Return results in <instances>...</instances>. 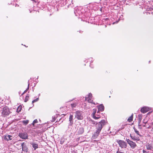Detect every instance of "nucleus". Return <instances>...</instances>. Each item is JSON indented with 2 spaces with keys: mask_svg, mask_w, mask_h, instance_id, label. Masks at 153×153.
I'll return each instance as SVG.
<instances>
[{
  "mask_svg": "<svg viewBox=\"0 0 153 153\" xmlns=\"http://www.w3.org/2000/svg\"><path fill=\"white\" fill-rule=\"evenodd\" d=\"M139 120H142V114H139L138 115Z\"/></svg>",
  "mask_w": 153,
  "mask_h": 153,
  "instance_id": "obj_22",
  "label": "nucleus"
},
{
  "mask_svg": "<svg viewBox=\"0 0 153 153\" xmlns=\"http://www.w3.org/2000/svg\"><path fill=\"white\" fill-rule=\"evenodd\" d=\"M8 139L9 140H12L11 137H12V136H11L10 135H8Z\"/></svg>",
  "mask_w": 153,
  "mask_h": 153,
  "instance_id": "obj_28",
  "label": "nucleus"
},
{
  "mask_svg": "<svg viewBox=\"0 0 153 153\" xmlns=\"http://www.w3.org/2000/svg\"><path fill=\"white\" fill-rule=\"evenodd\" d=\"M55 121V120H53V121Z\"/></svg>",
  "mask_w": 153,
  "mask_h": 153,
  "instance_id": "obj_38",
  "label": "nucleus"
},
{
  "mask_svg": "<svg viewBox=\"0 0 153 153\" xmlns=\"http://www.w3.org/2000/svg\"><path fill=\"white\" fill-rule=\"evenodd\" d=\"M133 114H132V115L130 116L128 119V121L129 122H131L132 121L133 118Z\"/></svg>",
  "mask_w": 153,
  "mask_h": 153,
  "instance_id": "obj_16",
  "label": "nucleus"
},
{
  "mask_svg": "<svg viewBox=\"0 0 153 153\" xmlns=\"http://www.w3.org/2000/svg\"><path fill=\"white\" fill-rule=\"evenodd\" d=\"M29 122V121L28 120H24L23 121L22 123L25 124V125L27 124Z\"/></svg>",
  "mask_w": 153,
  "mask_h": 153,
  "instance_id": "obj_21",
  "label": "nucleus"
},
{
  "mask_svg": "<svg viewBox=\"0 0 153 153\" xmlns=\"http://www.w3.org/2000/svg\"><path fill=\"white\" fill-rule=\"evenodd\" d=\"M22 106L21 105L19 106L17 108V111L18 112H20L22 109Z\"/></svg>",
  "mask_w": 153,
  "mask_h": 153,
  "instance_id": "obj_18",
  "label": "nucleus"
},
{
  "mask_svg": "<svg viewBox=\"0 0 153 153\" xmlns=\"http://www.w3.org/2000/svg\"><path fill=\"white\" fill-rule=\"evenodd\" d=\"M73 113H72V114ZM69 121L70 123L69 124V127L70 126H72L73 124V114H70L69 118Z\"/></svg>",
  "mask_w": 153,
  "mask_h": 153,
  "instance_id": "obj_10",
  "label": "nucleus"
},
{
  "mask_svg": "<svg viewBox=\"0 0 153 153\" xmlns=\"http://www.w3.org/2000/svg\"><path fill=\"white\" fill-rule=\"evenodd\" d=\"M105 121L104 120H102L100 122L97 123L96 125L97 130L94 133L92 137L96 138L99 135L100 133L102 128V126L105 124Z\"/></svg>",
  "mask_w": 153,
  "mask_h": 153,
  "instance_id": "obj_1",
  "label": "nucleus"
},
{
  "mask_svg": "<svg viewBox=\"0 0 153 153\" xmlns=\"http://www.w3.org/2000/svg\"><path fill=\"white\" fill-rule=\"evenodd\" d=\"M75 117L78 120H82L83 118V113L80 111H76L74 113Z\"/></svg>",
  "mask_w": 153,
  "mask_h": 153,
  "instance_id": "obj_2",
  "label": "nucleus"
},
{
  "mask_svg": "<svg viewBox=\"0 0 153 153\" xmlns=\"http://www.w3.org/2000/svg\"><path fill=\"white\" fill-rule=\"evenodd\" d=\"M29 85H30V83H29V82L28 83V87H27V89H26V90H27V91L29 89Z\"/></svg>",
  "mask_w": 153,
  "mask_h": 153,
  "instance_id": "obj_30",
  "label": "nucleus"
},
{
  "mask_svg": "<svg viewBox=\"0 0 153 153\" xmlns=\"http://www.w3.org/2000/svg\"><path fill=\"white\" fill-rule=\"evenodd\" d=\"M133 129L134 130L135 132L136 133V134L137 135H138L139 136H141V135L140 134L139 131H137V129L136 128H135L134 127L133 128Z\"/></svg>",
  "mask_w": 153,
  "mask_h": 153,
  "instance_id": "obj_17",
  "label": "nucleus"
},
{
  "mask_svg": "<svg viewBox=\"0 0 153 153\" xmlns=\"http://www.w3.org/2000/svg\"><path fill=\"white\" fill-rule=\"evenodd\" d=\"M93 117L95 119H98L100 118V117H96L94 115H93Z\"/></svg>",
  "mask_w": 153,
  "mask_h": 153,
  "instance_id": "obj_25",
  "label": "nucleus"
},
{
  "mask_svg": "<svg viewBox=\"0 0 153 153\" xmlns=\"http://www.w3.org/2000/svg\"><path fill=\"white\" fill-rule=\"evenodd\" d=\"M29 85H30V83H29V82L28 83V87H27V89H26V90H27V91L29 89Z\"/></svg>",
  "mask_w": 153,
  "mask_h": 153,
  "instance_id": "obj_29",
  "label": "nucleus"
},
{
  "mask_svg": "<svg viewBox=\"0 0 153 153\" xmlns=\"http://www.w3.org/2000/svg\"><path fill=\"white\" fill-rule=\"evenodd\" d=\"M29 95L28 94L26 96L25 98V100L24 101L25 102H27L28 101V100H29Z\"/></svg>",
  "mask_w": 153,
  "mask_h": 153,
  "instance_id": "obj_20",
  "label": "nucleus"
},
{
  "mask_svg": "<svg viewBox=\"0 0 153 153\" xmlns=\"http://www.w3.org/2000/svg\"><path fill=\"white\" fill-rule=\"evenodd\" d=\"M147 149L151 150L152 149V147L151 144H148L146 145Z\"/></svg>",
  "mask_w": 153,
  "mask_h": 153,
  "instance_id": "obj_14",
  "label": "nucleus"
},
{
  "mask_svg": "<svg viewBox=\"0 0 153 153\" xmlns=\"http://www.w3.org/2000/svg\"><path fill=\"white\" fill-rule=\"evenodd\" d=\"M91 123H93L94 124H95V122L93 120H91Z\"/></svg>",
  "mask_w": 153,
  "mask_h": 153,
  "instance_id": "obj_31",
  "label": "nucleus"
},
{
  "mask_svg": "<svg viewBox=\"0 0 153 153\" xmlns=\"http://www.w3.org/2000/svg\"><path fill=\"white\" fill-rule=\"evenodd\" d=\"M95 113H96V111H95V112H94V114H93V115H94V114H95Z\"/></svg>",
  "mask_w": 153,
  "mask_h": 153,
  "instance_id": "obj_35",
  "label": "nucleus"
},
{
  "mask_svg": "<svg viewBox=\"0 0 153 153\" xmlns=\"http://www.w3.org/2000/svg\"><path fill=\"white\" fill-rule=\"evenodd\" d=\"M126 141L132 149H134L136 146V144L133 141L130 140L128 139H127Z\"/></svg>",
  "mask_w": 153,
  "mask_h": 153,
  "instance_id": "obj_6",
  "label": "nucleus"
},
{
  "mask_svg": "<svg viewBox=\"0 0 153 153\" xmlns=\"http://www.w3.org/2000/svg\"><path fill=\"white\" fill-rule=\"evenodd\" d=\"M147 122V121L145 119L143 120V123L145 124H146Z\"/></svg>",
  "mask_w": 153,
  "mask_h": 153,
  "instance_id": "obj_27",
  "label": "nucleus"
},
{
  "mask_svg": "<svg viewBox=\"0 0 153 153\" xmlns=\"http://www.w3.org/2000/svg\"><path fill=\"white\" fill-rule=\"evenodd\" d=\"M37 122H38L37 120V119H36L33 121V122L32 123V125L33 126H34L35 123H37Z\"/></svg>",
  "mask_w": 153,
  "mask_h": 153,
  "instance_id": "obj_23",
  "label": "nucleus"
},
{
  "mask_svg": "<svg viewBox=\"0 0 153 153\" xmlns=\"http://www.w3.org/2000/svg\"><path fill=\"white\" fill-rule=\"evenodd\" d=\"M21 146L22 148V151L27 152L28 149L27 147L26 146L25 143H22Z\"/></svg>",
  "mask_w": 153,
  "mask_h": 153,
  "instance_id": "obj_8",
  "label": "nucleus"
},
{
  "mask_svg": "<svg viewBox=\"0 0 153 153\" xmlns=\"http://www.w3.org/2000/svg\"><path fill=\"white\" fill-rule=\"evenodd\" d=\"M150 110L149 108L148 107H144L140 109L141 112L143 113H145Z\"/></svg>",
  "mask_w": 153,
  "mask_h": 153,
  "instance_id": "obj_9",
  "label": "nucleus"
},
{
  "mask_svg": "<svg viewBox=\"0 0 153 153\" xmlns=\"http://www.w3.org/2000/svg\"><path fill=\"white\" fill-rule=\"evenodd\" d=\"M27 90H25L24 91V92L22 93V95H23V94H25V93L27 91Z\"/></svg>",
  "mask_w": 153,
  "mask_h": 153,
  "instance_id": "obj_33",
  "label": "nucleus"
},
{
  "mask_svg": "<svg viewBox=\"0 0 153 153\" xmlns=\"http://www.w3.org/2000/svg\"><path fill=\"white\" fill-rule=\"evenodd\" d=\"M117 142L119 145L120 146L121 148H126L127 147V144L123 140H117Z\"/></svg>",
  "mask_w": 153,
  "mask_h": 153,
  "instance_id": "obj_4",
  "label": "nucleus"
},
{
  "mask_svg": "<svg viewBox=\"0 0 153 153\" xmlns=\"http://www.w3.org/2000/svg\"><path fill=\"white\" fill-rule=\"evenodd\" d=\"M150 114V112H149L148 113V114Z\"/></svg>",
  "mask_w": 153,
  "mask_h": 153,
  "instance_id": "obj_36",
  "label": "nucleus"
},
{
  "mask_svg": "<svg viewBox=\"0 0 153 153\" xmlns=\"http://www.w3.org/2000/svg\"><path fill=\"white\" fill-rule=\"evenodd\" d=\"M98 111H103L104 110V107L102 105H101L98 106Z\"/></svg>",
  "mask_w": 153,
  "mask_h": 153,
  "instance_id": "obj_13",
  "label": "nucleus"
},
{
  "mask_svg": "<svg viewBox=\"0 0 153 153\" xmlns=\"http://www.w3.org/2000/svg\"><path fill=\"white\" fill-rule=\"evenodd\" d=\"M39 100V98H37L36 99H35L34 100H33L32 101V103H34V102H37V101Z\"/></svg>",
  "mask_w": 153,
  "mask_h": 153,
  "instance_id": "obj_24",
  "label": "nucleus"
},
{
  "mask_svg": "<svg viewBox=\"0 0 153 153\" xmlns=\"http://www.w3.org/2000/svg\"><path fill=\"white\" fill-rule=\"evenodd\" d=\"M77 105V103L76 102H75L74 103L71 104V105L72 108H73L76 107Z\"/></svg>",
  "mask_w": 153,
  "mask_h": 153,
  "instance_id": "obj_19",
  "label": "nucleus"
},
{
  "mask_svg": "<svg viewBox=\"0 0 153 153\" xmlns=\"http://www.w3.org/2000/svg\"><path fill=\"white\" fill-rule=\"evenodd\" d=\"M19 136L21 138L24 139H27L28 137L27 134L24 133H20L19 134Z\"/></svg>",
  "mask_w": 153,
  "mask_h": 153,
  "instance_id": "obj_7",
  "label": "nucleus"
},
{
  "mask_svg": "<svg viewBox=\"0 0 153 153\" xmlns=\"http://www.w3.org/2000/svg\"><path fill=\"white\" fill-rule=\"evenodd\" d=\"M30 144L32 145L34 150H36V149L38 148V145L37 144L33 142L30 143Z\"/></svg>",
  "mask_w": 153,
  "mask_h": 153,
  "instance_id": "obj_12",
  "label": "nucleus"
},
{
  "mask_svg": "<svg viewBox=\"0 0 153 153\" xmlns=\"http://www.w3.org/2000/svg\"><path fill=\"white\" fill-rule=\"evenodd\" d=\"M143 153H148V152L146 151L145 150H143Z\"/></svg>",
  "mask_w": 153,
  "mask_h": 153,
  "instance_id": "obj_32",
  "label": "nucleus"
},
{
  "mask_svg": "<svg viewBox=\"0 0 153 153\" xmlns=\"http://www.w3.org/2000/svg\"><path fill=\"white\" fill-rule=\"evenodd\" d=\"M1 116L3 117H5L8 115L10 113V111L7 107H4L3 108L2 110L1 111Z\"/></svg>",
  "mask_w": 153,
  "mask_h": 153,
  "instance_id": "obj_3",
  "label": "nucleus"
},
{
  "mask_svg": "<svg viewBox=\"0 0 153 153\" xmlns=\"http://www.w3.org/2000/svg\"><path fill=\"white\" fill-rule=\"evenodd\" d=\"M84 132V130L82 128H80L78 130V132L79 134H82Z\"/></svg>",
  "mask_w": 153,
  "mask_h": 153,
  "instance_id": "obj_15",
  "label": "nucleus"
},
{
  "mask_svg": "<svg viewBox=\"0 0 153 153\" xmlns=\"http://www.w3.org/2000/svg\"><path fill=\"white\" fill-rule=\"evenodd\" d=\"M107 153H109V152H108Z\"/></svg>",
  "mask_w": 153,
  "mask_h": 153,
  "instance_id": "obj_39",
  "label": "nucleus"
},
{
  "mask_svg": "<svg viewBox=\"0 0 153 153\" xmlns=\"http://www.w3.org/2000/svg\"><path fill=\"white\" fill-rule=\"evenodd\" d=\"M116 153H124L123 152L121 151V150H119V149H118V150L117 151Z\"/></svg>",
  "mask_w": 153,
  "mask_h": 153,
  "instance_id": "obj_26",
  "label": "nucleus"
},
{
  "mask_svg": "<svg viewBox=\"0 0 153 153\" xmlns=\"http://www.w3.org/2000/svg\"><path fill=\"white\" fill-rule=\"evenodd\" d=\"M150 114V112H149L148 113V114Z\"/></svg>",
  "mask_w": 153,
  "mask_h": 153,
  "instance_id": "obj_37",
  "label": "nucleus"
},
{
  "mask_svg": "<svg viewBox=\"0 0 153 153\" xmlns=\"http://www.w3.org/2000/svg\"><path fill=\"white\" fill-rule=\"evenodd\" d=\"M141 120H140H140H139V121H138L139 124H140V123L141 122Z\"/></svg>",
  "mask_w": 153,
  "mask_h": 153,
  "instance_id": "obj_34",
  "label": "nucleus"
},
{
  "mask_svg": "<svg viewBox=\"0 0 153 153\" xmlns=\"http://www.w3.org/2000/svg\"><path fill=\"white\" fill-rule=\"evenodd\" d=\"M92 94L91 93H89L88 95H86L85 97V100H87L89 103H92L95 104V103L93 102V100L92 99Z\"/></svg>",
  "mask_w": 153,
  "mask_h": 153,
  "instance_id": "obj_5",
  "label": "nucleus"
},
{
  "mask_svg": "<svg viewBox=\"0 0 153 153\" xmlns=\"http://www.w3.org/2000/svg\"><path fill=\"white\" fill-rule=\"evenodd\" d=\"M130 137L134 140L139 141L140 140L139 137L138 136H133L131 135V134H130Z\"/></svg>",
  "mask_w": 153,
  "mask_h": 153,
  "instance_id": "obj_11",
  "label": "nucleus"
}]
</instances>
